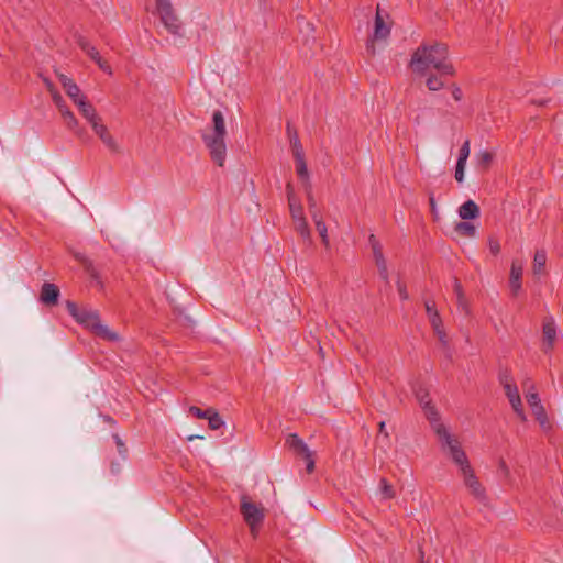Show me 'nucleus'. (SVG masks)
I'll return each instance as SVG.
<instances>
[{"mask_svg":"<svg viewBox=\"0 0 563 563\" xmlns=\"http://www.w3.org/2000/svg\"><path fill=\"white\" fill-rule=\"evenodd\" d=\"M410 67L413 73L424 75L434 69L441 76H453L455 69L449 59V48L444 43L422 44L412 54Z\"/></svg>","mask_w":563,"mask_h":563,"instance_id":"nucleus-1","label":"nucleus"},{"mask_svg":"<svg viewBox=\"0 0 563 563\" xmlns=\"http://www.w3.org/2000/svg\"><path fill=\"white\" fill-rule=\"evenodd\" d=\"M227 128L223 113L216 110L212 113V124L201 132V139L211 161L222 167L227 158Z\"/></svg>","mask_w":563,"mask_h":563,"instance_id":"nucleus-2","label":"nucleus"},{"mask_svg":"<svg viewBox=\"0 0 563 563\" xmlns=\"http://www.w3.org/2000/svg\"><path fill=\"white\" fill-rule=\"evenodd\" d=\"M68 313L93 335L108 342H117L120 335L103 324L97 310L88 307H78L73 301L66 302Z\"/></svg>","mask_w":563,"mask_h":563,"instance_id":"nucleus-3","label":"nucleus"},{"mask_svg":"<svg viewBox=\"0 0 563 563\" xmlns=\"http://www.w3.org/2000/svg\"><path fill=\"white\" fill-rule=\"evenodd\" d=\"M156 10L165 29L173 35H179L183 24L175 13L170 0H157Z\"/></svg>","mask_w":563,"mask_h":563,"instance_id":"nucleus-4","label":"nucleus"},{"mask_svg":"<svg viewBox=\"0 0 563 563\" xmlns=\"http://www.w3.org/2000/svg\"><path fill=\"white\" fill-rule=\"evenodd\" d=\"M241 514L250 527L251 533L256 536L258 526L264 520V509L251 501L247 496L241 498Z\"/></svg>","mask_w":563,"mask_h":563,"instance_id":"nucleus-5","label":"nucleus"},{"mask_svg":"<svg viewBox=\"0 0 563 563\" xmlns=\"http://www.w3.org/2000/svg\"><path fill=\"white\" fill-rule=\"evenodd\" d=\"M433 430L435 434L438 435L439 442L441 444V449L444 453L448 455H451L452 453H455V450L463 449L459 439L451 434L444 424L441 422L438 424H434Z\"/></svg>","mask_w":563,"mask_h":563,"instance_id":"nucleus-6","label":"nucleus"},{"mask_svg":"<svg viewBox=\"0 0 563 563\" xmlns=\"http://www.w3.org/2000/svg\"><path fill=\"white\" fill-rule=\"evenodd\" d=\"M415 395H416L418 402L422 407L427 419L430 421L432 428L434 427V424L440 423L439 413H438L434 405L431 401L429 391L426 388L420 386L415 390Z\"/></svg>","mask_w":563,"mask_h":563,"instance_id":"nucleus-7","label":"nucleus"},{"mask_svg":"<svg viewBox=\"0 0 563 563\" xmlns=\"http://www.w3.org/2000/svg\"><path fill=\"white\" fill-rule=\"evenodd\" d=\"M460 474L463 477L464 485L470 490V494L479 501L485 500V488L479 483L473 467L470 466L467 468H463V471L460 472Z\"/></svg>","mask_w":563,"mask_h":563,"instance_id":"nucleus-8","label":"nucleus"},{"mask_svg":"<svg viewBox=\"0 0 563 563\" xmlns=\"http://www.w3.org/2000/svg\"><path fill=\"white\" fill-rule=\"evenodd\" d=\"M91 129L104 144V146L112 153H120V145L113 135L110 133L109 129L106 124H103L102 119L100 118L96 122H92Z\"/></svg>","mask_w":563,"mask_h":563,"instance_id":"nucleus-9","label":"nucleus"},{"mask_svg":"<svg viewBox=\"0 0 563 563\" xmlns=\"http://www.w3.org/2000/svg\"><path fill=\"white\" fill-rule=\"evenodd\" d=\"M542 335L543 351L545 353H549L550 351L553 350L556 339V325L552 317H549L543 321Z\"/></svg>","mask_w":563,"mask_h":563,"instance_id":"nucleus-10","label":"nucleus"},{"mask_svg":"<svg viewBox=\"0 0 563 563\" xmlns=\"http://www.w3.org/2000/svg\"><path fill=\"white\" fill-rule=\"evenodd\" d=\"M523 265L520 261L514 260L510 267L509 287L512 296H517L521 289Z\"/></svg>","mask_w":563,"mask_h":563,"instance_id":"nucleus-11","label":"nucleus"},{"mask_svg":"<svg viewBox=\"0 0 563 563\" xmlns=\"http://www.w3.org/2000/svg\"><path fill=\"white\" fill-rule=\"evenodd\" d=\"M390 34V24L385 21V18L382 15L380 8L377 5L376 15L374 21V33L373 40H386Z\"/></svg>","mask_w":563,"mask_h":563,"instance_id":"nucleus-12","label":"nucleus"},{"mask_svg":"<svg viewBox=\"0 0 563 563\" xmlns=\"http://www.w3.org/2000/svg\"><path fill=\"white\" fill-rule=\"evenodd\" d=\"M369 243H371L372 249H373L375 262H376V265L378 267L379 274H380L383 279L388 282V272H387L386 262H385V258H384V255H383V252H382V247H380L379 243L377 242L375 235L372 234L369 236Z\"/></svg>","mask_w":563,"mask_h":563,"instance_id":"nucleus-13","label":"nucleus"},{"mask_svg":"<svg viewBox=\"0 0 563 563\" xmlns=\"http://www.w3.org/2000/svg\"><path fill=\"white\" fill-rule=\"evenodd\" d=\"M65 125L68 130H70L75 136H77L80 141L86 142L89 140V135L86 129L79 126V122L73 112L67 113L65 117H62Z\"/></svg>","mask_w":563,"mask_h":563,"instance_id":"nucleus-14","label":"nucleus"},{"mask_svg":"<svg viewBox=\"0 0 563 563\" xmlns=\"http://www.w3.org/2000/svg\"><path fill=\"white\" fill-rule=\"evenodd\" d=\"M59 289L52 283H44L41 289L40 299L47 306H55L58 301Z\"/></svg>","mask_w":563,"mask_h":563,"instance_id":"nucleus-15","label":"nucleus"},{"mask_svg":"<svg viewBox=\"0 0 563 563\" xmlns=\"http://www.w3.org/2000/svg\"><path fill=\"white\" fill-rule=\"evenodd\" d=\"M457 212L462 220L477 219L481 214L479 207L473 200H467L461 205Z\"/></svg>","mask_w":563,"mask_h":563,"instance_id":"nucleus-16","label":"nucleus"},{"mask_svg":"<svg viewBox=\"0 0 563 563\" xmlns=\"http://www.w3.org/2000/svg\"><path fill=\"white\" fill-rule=\"evenodd\" d=\"M76 106L78 107L81 115L87 120L89 124H92V122H96L101 118L97 113L95 107L89 101H87V98L85 100H78V103Z\"/></svg>","mask_w":563,"mask_h":563,"instance_id":"nucleus-17","label":"nucleus"},{"mask_svg":"<svg viewBox=\"0 0 563 563\" xmlns=\"http://www.w3.org/2000/svg\"><path fill=\"white\" fill-rule=\"evenodd\" d=\"M424 307L432 329H438L439 325L443 324L440 313L435 307V302L433 300H426Z\"/></svg>","mask_w":563,"mask_h":563,"instance_id":"nucleus-18","label":"nucleus"},{"mask_svg":"<svg viewBox=\"0 0 563 563\" xmlns=\"http://www.w3.org/2000/svg\"><path fill=\"white\" fill-rule=\"evenodd\" d=\"M287 134L289 136L291 152L294 157H299L301 155H305L303 147L301 145V142L299 140L298 133L295 129L291 128V125L287 124Z\"/></svg>","mask_w":563,"mask_h":563,"instance_id":"nucleus-19","label":"nucleus"},{"mask_svg":"<svg viewBox=\"0 0 563 563\" xmlns=\"http://www.w3.org/2000/svg\"><path fill=\"white\" fill-rule=\"evenodd\" d=\"M454 231L464 238H474L476 234V228L474 224L467 221H461L455 223Z\"/></svg>","mask_w":563,"mask_h":563,"instance_id":"nucleus-20","label":"nucleus"},{"mask_svg":"<svg viewBox=\"0 0 563 563\" xmlns=\"http://www.w3.org/2000/svg\"><path fill=\"white\" fill-rule=\"evenodd\" d=\"M449 456L451 457L452 462L459 467L460 472H462L463 468L472 466L463 449L455 450V453H452Z\"/></svg>","mask_w":563,"mask_h":563,"instance_id":"nucleus-21","label":"nucleus"},{"mask_svg":"<svg viewBox=\"0 0 563 563\" xmlns=\"http://www.w3.org/2000/svg\"><path fill=\"white\" fill-rule=\"evenodd\" d=\"M449 456L451 457L452 462L459 467L460 472H462L463 468L472 466L463 449L455 450V453H452Z\"/></svg>","mask_w":563,"mask_h":563,"instance_id":"nucleus-22","label":"nucleus"},{"mask_svg":"<svg viewBox=\"0 0 563 563\" xmlns=\"http://www.w3.org/2000/svg\"><path fill=\"white\" fill-rule=\"evenodd\" d=\"M79 47L93 60L99 62V58L101 57L99 52L95 46H92L89 41H87L85 37H79L77 41Z\"/></svg>","mask_w":563,"mask_h":563,"instance_id":"nucleus-23","label":"nucleus"},{"mask_svg":"<svg viewBox=\"0 0 563 563\" xmlns=\"http://www.w3.org/2000/svg\"><path fill=\"white\" fill-rule=\"evenodd\" d=\"M287 444L295 451L306 454L309 452L307 444L295 433L289 434L287 438Z\"/></svg>","mask_w":563,"mask_h":563,"instance_id":"nucleus-24","label":"nucleus"},{"mask_svg":"<svg viewBox=\"0 0 563 563\" xmlns=\"http://www.w3.org/2000/svg\"><path fill=\"white\" fill-rule=\"evenodd\" d=\"M547 263V253L544 250H538L533 257V273L542 274Z\"/></svg>","mask_w":563,"mask_h":563,"instance_id":"nucleus-25","label":"nucleus"},{"mask_svg":"<svg viewBox=\"0 0 563 563\" xmlns=\"http://www.w3.org/2000/svg\"><path fill=\"white\" fill-rule=\"evenodd\" d=\"M533 416L536 417V420L539 422L540 427L544 430H548L551 428V424L548 419L547 411L542 406H537L536 408L531 409Z\"/></svg>","mask_w":563,"mask_h":563,"instance_id":"nucleus-26","label":"nucleus"},{"mask_svg":"<svg viewBox=\"0 0 563 563\" xmlns=\"http://www.w3.org/2000/svg\"><path fill=\"white\" fill-rule=\"evenodd\" d=\"M295 223V230L301 235L303 240L310 241L311 240V231L308 225V222L305 219H299L298 221H294Z\"/></svg>","mask_w":563,"mask_h":563,"instance_id":"nucleus-27","label":"nucleus"},{"mask_svg":"<svg viewBox=\"0 0 563 563\" xmlns=\"http://www.w3.org/2000/svg\"><path fill=\"white\" fill-rule=\"evenodd\" d=\"M294 158H295V163H296L297 175L301 179L308 181L309 180V172H308V168H307L305 155H301L299 157H294Z\"/></svg>","mask_w":563,"mask_h":563,"instance_id":"nucleus-28","label":"nucleus"},{"mask_svg":"<svg viewBox=\"0 0 563 563\" xmlns=\"http://www.w3.org/2000/svg\"><path fill=\"white\" fill-rule=\"evenodd\" d=\"M66 93L68 95V97L73 100V102L75 104L78 103V100H85L86 97L81 93L79 87L77 86V84L74 81L73 84H70L66 89H65Z\"/></svg>","mask_w":563,"mask_h":563,"instance_id":"nucleus-29","label":"nucleus"},{"mask_svg":"<svg viewBox=\"0 0 563 563\" xmlns=\"http://www.w3.org/2000/svg\"><path fill=\"white\" fill-rule=\"evenodd\" d=\"M207 419L209 427L212 430H218L224 424L220 415L211 408H209V415L207 416Z\"/></svg>","mask_w":563,"mask_h":563,"instance_id":"nucleus-30","label":"nucleus"},{"mask_svg":"<svg viewBox=\"0 0 563 563\" xmlns=\"http://www.w3.org/2000/svg\"><path fill=\"white\" fill-rule=\"evenodd\" d=\"M288 205H289L290 216L294 221H298L299 219H305L303 207L300 201L290 202Z\"/></svg>","mask_w":563,"mask_h":563,"instance_id":"nucleus-31","label":"nucleus"},{"mask_svg":"<svg viewBox=\"0 0 563 563\" xmlns=\"http://www.w3.org/2000/svg\"><path fill=\"white\" fill-rule=\"evenodd\" d=\"M441 77H442L441 75H440V77H438L435 75H430L426 81L428 89L431 91L440 90L444 86V81L441 79Z\"/></svg>","mask_w":563,"mask_h":563,"instance_id":"nucleus-32","label":"nucleus"},{"mask_svg":"<svg viewBox=\"0 0 563 563\" xmlns=\"http://www.w3.org/2000/svg\"><path fill=\"white\" fill-rule=\"evenodd\" d=\"M380 493L384 498L391 499L395 497V490L386 478H382L379 483Z\"/></svg>","mask_w":563,"mask_h":563,"instance_id":"nucleus-33","label":"nucleus"},{"mask_svg":"<svg viewBox=\"0 0 563 563\" xmlns=\"http://www.w3.org/2000/svg\"><path fill=\"white\" fill-rule=\"evenodd\" d=\"M316 229L321 238L322 244L328 249L330 246V241L328 236V229L324 221H318L316 224Z\"/></svg>","mask_w":563,"mask_h":563,"instance_id":"nucleus-34","label":"nucleus"},{"mask_svg":"<svg viewBox=\"0 0 563 563\" xmlns=\"http://www.w3.org/2000/svg\"><path fill=\"white\" fill-rule=\"evenodd\" d=\"M453 289L456 295L457 305L464 309L465 305H466V300L464 297L462 285L456 278L454 279Z\"/></svg>","mask_w":563,"mask_h":563,"instance_id":"nucleus-35","label":"nucleus"},{"mask_svg":"<svg viewBox=\"0 0 563 563\" xmlns=\"http://www.w3.org/2000/svg\"><path fill=\"white\" fill-rule=\"evenodd\" d=\"M493 158V154L488 151H483L477 155L478 165L484 168H487L490 165Z\"/></svg>","mask_w":563,"mask_h":563,"instance_id":"nucleus-36","label":"nucleus"},{"mask_svg":"<svg viewBox=\"0 0 563 563\" xmlns=\"http://www.w3.org/2000/svg\"><path fill=\"white\" fill-rule=\"evenodd\" d=\"M470 152H471V150H470V141L466 140L462 144V146H461V148L459 151V157H457V162L456 163L466 164V161H467V158L470 156Z\"/></svg>","mask_w":563,"mask_h":563,"instance_id":"nucleus-37","label":"nucleus"},{"mask_svg":"<svg viewBox=\"0 0 563 563\" xmlns=\"http://www.w3.org/2000/svg\"><path fill=\"white\" fill-rule=\"evenodd\" d=\"M514 411L517 413V416L522 420L525 421L526 420V415H525V411H523V406H522V402H521V398H517L515 399L512 402H510Z\"/></svg>","mask_w":563,"mask_h":563,"instance_id":"nucleus-38","label":"nucleus"},{"mask_svg":"<svg viewBox=\"0 0 563 563\" xmlns=\"http://www.w3.org/2000/svg\"><path fill=\"white\" fill-rule=\"evenodd\" d=\"M504 390H505V394H506L509 402H512L515 399L520 397L516 385H507Z\"/></svg>","mask_w":563,"mask_h":563,"instance_id":"nucleus-39","label":"nucleus"},{"mask_svg":"<svg viewBox=\"0 0 563 563\" xmlns=\"http://www.w3.org/2000/svg\"><path fill=\"white\" fill-rule=\"evenodd\" d=\"M526 399L531 409L542 406L538 393H526Z\"/></svg>","mask_w":563,"mask_h":563,"instance_id":"nucleus-40","label":"nucleus"},{"mask_svg":"<svg viewBox=\"0 0 563 563\" xmlns=\"http://www.w3.org/2000/svg\"><path fill=\"white\" fill-rule=\"evenodd\" d=\"M499 383L506 388L507 385H515L511 374L506 369L499 374Z\"/></svg>","mask_w":563,"mask_h":563,"instance_id":"nucleus-41","label":"nucleus"},{"mask_svg":"<svg viewBox=\"0 0 563 563\" xmlns=\"http://www.w3.org/2000/svg\"><path fill=\"white\" fill-rule=\"evenodd\" d=\"M189 412L196 418L207 419V416L209 415V409L202 410L199 407L191 406L189 408Z\"/></svg>","mask_w":563,"mask_h":563,"instance_id":"nucleus-42","label":"nucleus"},{"mask_svg":"<svg viewBox=\"0 0 563 563\" xmlns=\"http://www.w3.org/2000/svg\"><path fill=\"white\" fill-rule=\"evenodd\" d=\"M49 93H51L53 102H54V104L56 106L57 109L59 107H63L66 103L64 98L62 97V95L58 92L57 89H54L53 91H49Z\"/></svg>","mask_w":563,"mask_h":563,"instance_id":"nucleus-43","label":"nucleus"},{"mask_svg":"<svg viewBox=\"0 0 563 563\" xmlns=\"http://www.w3.org/2000/svg\"><path fill=\"white\" fill-rule=\"evenodd\" d=\"M49 93H51L53 102H54V104L56 106L57 109L59 107H63L66 103L64 98L62 97V95L58 92L57 89H54L53 91H49Z\"/></svg>","mask_w":563,"mask_h":563,"instance_id":"nucleus-44","label":"nucleus"},{"mask_svg":"<svg viewBox=\"0 0 563 563\" xmlns=\"http://www.w3.org/2000/svg\"><path fill=\"white\" fill-rule=\"evenodd\" d=\"M49 93H51L53 102H54V104L56 106L57 109L59 107H63L66 103L64 98L62 97V95L58 92L57 89H54L53 91H49Z\"/></svg>","mask_w":563,"mask_h":563,"instance_id":"nucleus-45","label":"nucleus"},{"mask_svg":"<svg viewBox=\"0 0 563 563\" xmlns=\"http://www.w3.org/2000/svg\"><path fill=\"white\" fill-rule=\"evenodd\" d=\"M465 165L466 164H463V163H456L454 177L457 183H463V180H464Z\"/></svg>","mask_w":563,"mask_h":563,"instance_id":"nucleus-46","label":"nucleus"},{"mask_svg":"<svg viewBox=\"0 0 563 563\" xmlns=\"http://www.w3.org/2000/svg\"><path fill=\"white\" fill-rule=\"evenodd\" d=\"M488 247L493 255H497L500 252V244L495 238H489Z\"/></svg>","mask_w":563,"mask_h":563,"instance_id":"nucleus-47","label":"nucleus"},{"mask_svg":"<svg viewBox=\"0 0 563 563\" xmlns=\"http://www.w3.org/2000/svg\"><path fill=\"white\" fill-rule=\"evenodd\" d=\"M434 333L437 334L439 341L444 345L446 346L448 345V339H446V333L443 329V324L439 325L438 329H433Z\"/></svg>","mask_w":563,"mask_h":563,"instance_id":"nucleus-48","label":"nucleus"},{"mask_svg":"<svg viewBox=\"0 0 563 563\" xmlns=\"http://www.w3.org/2000/svg\"><path fill=\"white\" fill-rule=\"evenodd\" d=\"M397 290L401 300H407L409 298L406 285L400 280L397 282Z\"/></svg>","mask_w":563,"mask_h":563,"instance_id":"nucleus-49","label":"nucleus"},{"mask_svg":"<svg viewBox=\"0 0 563 563\" xmlns=\"http://www.w3.org/2000/svg\"><path fill=\"white\" fill-rule=\"evenodd\" d=\"M286 194L288 203L299 201V199L295 195L294 186L290 183H288L286 186Z\"/></svg>","mask_w":563,"mask_h":563,"instance_id":"nucleus-50","label":"nucleus"},{"mask_svg":"<svg viewBox=\"0 0 563 563\" xmlns=\"http://www.w3.org/2000/svg\"><path fill=\"white\" fill-rule=\"evenodd\" d=\"M114 442L117 444L118 451L121 455L126 453V448L122 439L118 434H113Z\"/></svg>","mask_w":563,"mask_h":563,"instance_id":"nucleus-51","label":"nucleus"},{"mask_svg":"<svg viewBox=\"0 0 563 563\" xmlns=\"http://www.w3.org/2000/svg\"><path fill=\"white\" fill-rule=\"evenodd\" d=\"M57 77H58L64 89H66L70 84L74 82V80L71 78L67 77L64 74H57Z\"/></svg>","mask_w":563,"mask_h":563,"instance_id":"nucleus-52","label":"nucleus"},{"mask_svg":"<svg viewBox=\"0 0 563 563\" xmlns=\"http://www.w3.org/2000/svg\"><path fill=\"white\" fill-rule=\"evenodd\" d=\"M96 63L101 70H103L104 73H108V74H112V69H111L110 65L104 59H102V57H100L99 62H96Z\"/></svg>","mask_w":563,"mask_h":563,"instance_id":"nucleus-53","label":"nucleus"},{"mask_svg":"<svg viewBox=\"0 0 563 563\" xmlns=\"http://www.w3.org/2000/svg\"><path fill=\"white\" fill-rule=\"evenodd\" d=\"M303 455H305V459L307 460V471H308V473H311L314 468V461L311 456V453L309 451L308 453H306Z\"/></svg>","mask_w":563,"mask_h":563,"instance_id":"nucleus-54","label":"nucleus"},{"mask_svg":"<svg viewBox=\"0 0 563 563\" xmlns=\"http://www.w3.org/2000/svg\"><path fill=\"white\" fill-rule=\"evenodd\" d=\"M429 205H430L432 214L437 218L438 217V208H437V202H435L433 194L429 195Z\"/></svg>","mask_w":563,"mask_h":563,"instance_id":"nucleus-55","label":"nucleus"},{"mask_svg":"<svg viewBox=\"0 0 563 563\" xmlns=\"http://www.w3.org/2000/svg\"><path fill=\"white\" fill-rule=\"evenodd\" d=\"M522 386H523V388H526V389H527V393H537V391H536L534 384H533V382H532L530 378H527V379L522 383Z\"/></svg>","mask_w":563,"mask_h":563,"instance_id":"nucleus-56","label":"nucleus"},{"mask_svg":"<svg viewBox=\"0 0 563 563\" xmlns=\"http://www.w3.org/2000/svg\"><path fill=\"white\" fill-rule=\"evenodd\" d=\"M452 97L456 101H460L462 99V90L459 87L454 86L452 90Z\"/></svg>","mask_w":563,"mask_h":563,"instance_id":"nucleus-57","label":"nucleus"},{"mask_svg":"<svg viewBox=\"0 0 563 563\" xmlns=\"http://www.w3.org/2000/svg\"><path fill=\"white\" fill-rule=\"evenodd\" d=\"M308 205H309L310 210L316 209V200H314L310 189L308 191Z\"/></svg>","mask_w":563,"mask_h":563,"instance_id":"nucleus-58","label":"nucleus"},{"mask_svg":"<svg viewBox=\"0 0 563 563\" xmlns=\"http://www.w3.org/2000/svg\"><path fill=\"white\" fill-rule=\"evenodd\" d=\"M310 212H311V218H312L314 224H317L318 221H323L322 217L319 214V212L316 209L310 210Z\"/></svg>","mask_w":563,"mask_h":563,"instance_id":"nucleus-59","label":"nucleus"},{"mask_svg":"<svg viewBox=\"0 0 563 563\" xmlns=\"http://www.w3.org/2000/svg\"><path fill=\"white\" fill-rule=\"evenodd\" d=\"M379 434L384 435L386 439L389 438V433L386 430V424L384 421L379 422Z\"/></svg>","mask_w":563,"mask_h":563,"instance_id":"nucleus-60","label":"nucleus"},{"mask_svg":"<svg viewBox=\"0 0 563 563\" xmlns=\"http://www.w3.org/2000/svg\"><path fill=\"white\" fill-rule=\"evenodd\" d=\"M43 81L48 91H53L54 89H56L55 86L53 85V82L48 78L43 77Z\"/></svg>","mask_w":563,"mask_h":563,"instance_id":"nucleus-61","label":"nucleus"},{"mask_svg":"<svg viewBox=\"0 0 563 563\" xmlns=\"http://www.w3.org/2000/svg\"><path fill=\"white\" fill-rule=\"evenodd\" d=\"M58 111H59L62 117H65L67 113L71 112L66 103L63 107H59Z\"/></svg>","mask_w":563,"mask_h":563,"instance_id":"nucleus-62","label":"nucleus"},{"mask_svg":"<svg viewBox=\"0 0 563 563\" xmlns=\"http://www.w3.org/2000/svg\"><path fill=\"white\" fill-rule=\"evenodd\" d=\"M90 266H91V263L87 264L86 265V271L90 272L91 276L92 277H96V273L90 269Z\"/></svg>","mask_w":563,"mask_h":563,"instance_id":"nucleus-63","label":"nucleus"},{"mask_svg":"<svg viewBox=\"0 0 563 563\" xmlns=\"http://www.w3.org/2000/svg\"><path fill=\"white\" fill-rule=\"evenodd\" d=\"M367 51H371V54H374V53H375V48H374L373 43L367 44Z\"/></svg>","mask_w":563,"mask_h":563,"instance_id":"nucleus-64","label":"nucleus"}]
</instances>
